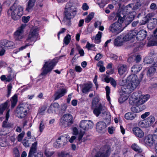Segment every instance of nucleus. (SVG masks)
Instances as JSON below:
<instances>
[{
    "label": "nucleus",
    "instance_id": "1",
    "mask_svg": "<svg viewBox=\"0 0 157 157\" xmlns=\"http://www.w3.org/2000/svg\"><path fill=\"white\" fill-rule=\"evenodd\" d=\"M76 8L72 5V3L67 2L65 7V11L62 22L66 25L70 26L71 24V20L76 15L77 12Z\"/></svg>",
    "mask_w": 157,
    "mask_h": 157
},
{
    "label": "nucleus",
    "instance_id": "2",
    "mask_svg": "<svg viewBox=\"0 0 157 157\" xmlns=\"http://www.w3.org/2000/svg\"><path fill=\"white\" fill-rule=\"evenodd\" d=\"M125 17V16H123L122 17L119 13L117 14L114 21L117 20V21L111 24L109 26L108 29L109 32L117 34L122 31L123 29L122 24L123 23Z\"/></svg>",
    "mask_w": 157,
    "mask_h": 157
},
{
    "label": "nucleus",
    "instance_id": "3",
    "mask_svg": "<svg viewBox=\"0 0 157 157\" xmlns=\"http://www.w3.org/2000/svg\"><path fill=\"white\" fill-rule=\"evenodd\" d=\"M127 83L126 84H122V88L127 90V91H132L139 85L140 81L138 79L136 75L132 74L127 78Z\"/></svg>",
    "mask_w": 157,
    "mask_h": 157
},
{
    "label": "nucleus",
    "instance_id": "4",
    "mask_svg": "<svg viewBox=\"0 0 157 157\" xmlns=\"http://www.w3.org/2000/svg\"><path fill=\"white\" fill-rule=\"evenodd\" d=\"M57 62L55 59L49 60L45 62L42 68V71L40 75L42 76H46L49 72H50L56 66Z\"/></svg>",
    "mask_w": 157,
    "mask_h": 157
},
{
    "label": "nucleus",
    "instance_id": "5",
    "mask_svg": "<svg viewBox=\"0 0 157 157\" xmlns=\"http://www.w3.org/2000/svg\"><path fill=\"white\" fill-rule=\"evenodd\" d=\"M93 125V123L92 121L89 120H82L80 124V127L82 128L79 133L78 140L79 141L81 140L83 136L85 133V131L89 128H91Z\"/></svg>",
    "mask_w": 157,
    "mask_h": 157
},
{
    "label": "nucleus",
    "instance_id": "6",
    "mask_svg": "<svg viewBox=\"0 0 157 157\" xmlns=\"http://www.w3.org/2000/svg\"><path fill=\"white\" fill-rule=\"evenodd\" d=\"M20 8L17 6L16 2L8 10L7 13L9 16L11 15L12 18L14 20H18L20 18Z\"/></svg>",
    "mask_w": 157,
    "mask_h": 157
},
{
    "label": "nucleus",
    "instance_id": "7",
    "mask_svg": "<svg viewBox=\"0 0 157 157\" xmlns=\"http://www.w3.org/2000/svg\"><path fill=\"white\" fill-rule=\"evenodd\" d=\"M110 152V147L108 145H105L101 147L99 151L96 154L95 157H108Z\"/></svg>",
    "mask_w": 157,
    "mask_h": 157
},
{
    "label": "nucleus",
    "instance_id": "8",
    "mask_svg": "<svg viewBox=\"0 0 157 157\" xmlns=\"http://www.w3.org/2000/svg\"><path fill=\"white\" fill-rule=\"evenodd\" d=\"M94 107L93 113L97 117H98L101 113L103 115L106 113L107 110L106 108L101 103L99 104L98 106H96Z\"/></svg>",
    "mask_w": 157,
    "mask_h": 157
},
{
    "label": "nucleus",
    "instance_id": "9",
    "mask_svg": "<svg viewBox=\"0 0 157 157\" xmlns=\"http://www.w3.org/2000/svg\"><path fill=\"white\" fill-rule=\"evenodd\" d=\"M38 28L31 30L29 35L28 40L30 42L36 41L38 38Z\"/></svg>",
    "mask_w": 157,
    "mask_h": 157
},
{
    "label": "nucleus",
    "instance_id": "10",
    "mask_svg": "<svg viewBox=\"0 0 157 157\" xmlns=\"http://www.w3.org/2000/svg\"><path fill=\"white\" fill-rule=\"evenodd\" d=\"M155 141L157 142V141L155 139L154 134L153 135H148L144 139V142L145 144L150 147L153 145Z\"/></svg>",
    "mask_w": 157,
    "mask_h": 157
},
{
    "label": "nucleus",
    "instance_id": "11",
    "mask_svg": "<svg viewBox=\"0 0 157 157\" xmlns=\"http://www.w3.org/2000/svg\"><path fill=\"white\" fill-rule=\"evenodd\" d=\"M66 89L63 88L60 89L55 92L53 95L54 100L59 99L67 93Z\"/></svg>",
    "mask_w": 157,
    "mask_h": 157
},
{
    "label": "nucleus",
    "instance_id": "12",
    "mask_svg": "<svg viewBox=\"0 0 157 157\" xmlns=\"http://www.w3.org/2000/svg\"><path fill=\"white\" fill-rule=\"evenodd\" d=\"M136 39L137 40L141 41L144 40L146 37L147 32L144 30H141L138 32L137 30Z\"/></svg>",
    "mask_w": 157,
    "mask_h": 157
},
{
    "label": "nucleus",
    "instance_id": "13",
    "mask_svg": "<svg viewBox=\"0 0 157 157\" xmlns=\"http://www.w3.org/2000/svg\"><path fill=\"white\" fill-rule=\"evenodd\" d=\"M59 105L57 102H54L51 104L49 107L48 112L49 113H55L56 111L59 110Z\"/></svg>",
    "mask_w": 157,
    "mask_h": 157
},
{
    "label": "nucleus",
    "instance_id": "14",
    "mask_svg": "<svg viewBox=\"0 0 157 157\" xmlns=\"http://www.w3.org/2000/svg\"><path fill=\"white\" fill-rule=\"evenodd\" d=\"M132 132L137 137L142 138L144 136V133L143 131L138 127L133 128Z\"/></svg>",
    "mask_w": 157,
    "mask_h": 157
},
{
    "label": "nucleus",
    "instance_id": "15",
    "mask_svg": "<svg viewBox=\"0 0 157 157\" xmlns=\"http://www.w3.org/2000/svg\"><path fill=\"white\" fill-rule=\"evenodd\" d=\"M117 68L118 73L121 76L124 75L127 72V66L125 64H120Z\"/></svg>",
    "mask_w": 157,
    "mask_h": 157
},
{
    "label": "nucleus",
    "instance_id": "16",
    "mask_svg": "<svg viewBox=\"0 0 157 157\" xmlns=\"http://www.w3.org/2000/svg\"><path fill=\"white\" fill-rule=\"evenodd\" d=\"M92 86L93 84L92 83H86L83 84L82 88V92L85 94L89 92L90 91Z\"/></svg>",
    "mask_w": 157,
    "mask_h": 157
},
{
    "label": "nucleus",
    "instance_id": "17",
    "mask_svg": "<svg viewBox=\"0 0 157 157\" xmlns=\"http://www.w3.org/2000/svg\"><path fill=\"white\" fill-rule=\"evenodd\" d=\"M2 43L4 48L9 49L13 48L15 47L14 43L12 41L6 40H2Z\"/></svg>",
    "mask_w": 157,
    "mask_h": 157
},
{
    "label": "nucleus",
    "instance_id": "18",
    "mask_svg": "<svg viewBox=\"0 0 157 157\" xmlns=\"http://www.w3.org/2000/svg\"><path fill=\"white\" fill-rule=\"evenodd\" d=\"M150 96L148 94L141 95L139 99L136 102L138 105H141L145 102L149 98Z\"/></svg>",
    "mask_w": 157,
    "mask_h": 157
},
{
    "label": "nucleus",
    "instance_id": "19",
    "mask_svg": "<svg viewBox=\"0 0 157 157\" xmlns=\"http://www.w3.org/2000/svg\"><path fill=\"white\" fill-rule=\"evenodd\" d=\"M153 65V66L148 67L147 68V75L148 77H151L152 76L156 71V69L155 68V67L154 66V63Z\"/></svg>",
    "mask_w": 157,
    "mask_h": 157
},
{
    "label": "nucleus",
    "instance_id": "20",
    "mask_svg": "<svg viewBox=\"0 0 157 157\" xmlns=\"http://www.w3.org/2000/svg\"><path fill=\"white\" fill-rule=\"evenodd\" d=\"M37 145V141L35 142L32 144L29 153L28 157H33V155L36 152Z\"/></svg>",
    "mask_w": 157,
    "mask_h": 157
},
{
    "label": "nucleus",
    "instance_id": "21",
    "mask_svg": "<svg viewBox=\"0 0 157 157\" xmlns=\"http://www.w3.org/2000/svg\"><path fill=\"white\" fill-rule=\"evenodd\" d=\"M106 127V124L105 123L102 121H100L98 122L96 124V129L99 132L103 130Z\"/></svg>",
    "mask_w": 157,
    "mask_h": 157
},
{
    "label": "nucleus",
    "instance_id": "22",
    "mask_svg": "<svg viewBox=\"0 0 157 157\" xmlns=\"http://www.w3.org/2000/svg\"><path fill=\"white\" fill-rule=\"evenodd\" d=\"M136 117V114L132 112H129L126 113L124 115L125 118L127 120H131L134 119Z\"/></svg>",
    "mask_w": 157,
    "mask_h": 157
},
{
    "label": "nucleus",
    "instance_id": "23",
    "mask_svg": "<svg viewBox=\"0 0 157 157\" xmlns=\"http://www.w3.org/2000/svg\"><path fill=\"white\" fill-rule=\"evenodd\" d=\"M144 120L148 127L151 125L155 121V117L153 116H150Z\"/></svg>",
    "mask_w": 157,
    "mask_h": 157
},
{
    "label": "nucleus",
    "instance_id": "24",
    "mask_svg": "<svg viewBox=\"0 0 157 157\" xmlns=\"http://www.w3.org/2000/svg\"><path fill=\"white\" fill-rule=\"evenodd\" d=\"M9 102L8 100L7 101L5 102L0 105V115L3 114L5 110L7 109L8 106V103Z\"/></svg>",
    "mask_w": 157,
    "mask_h": 157
},
{
    "label": "nucleus",
    "instance_id": "25",
    "mask_svg": "<svg viewBox=\"0 0 157 157\" xmlns=\"http://www.w3.org/2000/svg\"><path fill=\"white\" fill-rule=\"evenodd\" d=\"M123 41L120 36H117L114 40V44L117 47L121 46L123 44Z\"/></svg>",
    "mask_w": 157,
    "mask_h": 157
},
{
    "label": "nucleus",
    "instance_id": "26",
    "mask_svg": "<svg viewBox=\"0 0 157 157\" xmlns=\"http://www.w3.org/2000/svg\"><path fill=\"white\" fill-rule=\"evenodd\" d=\"M64 121H66L69 124L73 123L72 116L70 114H66L62 117Z\"/></svg>",
    "mask_w": 157,
    "mask_h": 157
},
{
    "label": "nucleus",
    "instance_id": "27",
    "mask_svg": "<svg viewBox=\"0 0 157 157\" xmlns=\"http://www.w3.org/2000/svg\"><path fill=\"white\" fill-rule=\"evenodd\" d=\"M8 74L6 77V82H9L12 79L14 76V73L10 67L8 68Z\"/></svg>",
    "mask_w": 157,
    "mask_h": 157
},
{
    "label": "nucleus",
    "instance_id": "28",
    "mask_svg": "<svg viewBox=\"0 0 157 157\" xmlns=\"http://www.w3.org/2000/svg\"><path fill=\"white\" fill-rule=\"evenodd\" d=\"M11 108H13L16 105L17 101V96L16 94H14L11 98Z\"/></svg>",
    "mask_w": 157,
    "mask_h": 157
},
{
    "label": "nucleus",
    "instance_id": "29",
    "mask_svg": "<svg viewBox=\"0 0 157 157\" xmlns=\"http://www.w3.org/2000/svg\"><path fill=\"white\" fill-rule=\"evenodd\" d=\"M142 67L140 65L136 64L133 65L131 68V71L134 74H136L141 69Z\"/></svg>",
    "mask_w": 157,
    "mask_h": 157
},
{
    "label": "nucleus",
    "instance_id": "30",
    "mask_svg": "<svg viewBox=\"0 0 157 157\" xmlns=\"http://www.w3.org/2000/svg\"><path fill=\"white\" fill-rule=\"evenodd\" d=\"M157 24V20L156 19L154 18L151 21L149 22L147 24V27L150 29L154 28Z\"/></svg>",
    "mask_w": 157,
    "mask_h": 157
},
{
    "label": "nucleus",
    "instance_id": "31",
    "mask_svg": "<svg viewBox=\"0 0 157 157\" xmlns=\"http://www.w3.org/2000/svg\"><path fill=\"white\" fill-rule=\"evenodd\" d=\"M13 38L16 42L20 41V27L17 28V30L14 33Z\"/></svg>",
    "mask_w": 157,
    "mask_h": 157
},
{
    "label": "nucleus",
    "instance_id": "32",
    "mask_svg": "<svg viewBox=\"0 0 157 157\" xmlns=\"http://www.w3.org/2000/svg\"><path fill=\"white\" fill-rule=\"evenodd\" d=\"M36 0H29L28 2V6L26 10L29 12L34 5Z\"/></svg>",
    "mask_w": 157,
    "mask_h": 157
},
{
    "label": "nucleus",
    "instance_id": "33",
    "mask_svg": "<svg viewBox=\"0 0 157 157\" xmlns=\"http://www.w3.org/2000/svg\"><path fill=\"white\" fill-rule=\"evenodd\" d=\"M30 108V105L27 103L24 102L22 104L20 103V109H22L23 110H27V111H28Z\"/></svg>",
    "mask_w": 157,
    "mask_h": 157
},
{
    "label": "nucleus",
    "instance_id": "34",
    "mask_svg": "<svg viewBox=\"0 0 157 157\" xmlns=\"http://www.w3.org/2000/svg\"><path fill=\"white\" fill-rule=\"evenodd\" d=\"M13 124L11 123L8 122L6 120L4 121L2 124V126L3 128H10L13 127Z\"/></svg>",
    "mask_w": 157,
    "mask_h": 157
},
{
    "label": "nucleus",
    "instance_id": "35",
    "mask_svg": "<svg viewBox=\"0 0 157 157\" xmlns=\"http://www.w3.org/2000/svg\"><path fill=\"white\" fill-rule=\"evenodd\" d=\"M131 147L132 149L138 152L141 153L143 151L142 149L136 144H132Z\"/></svg>",
    "mask_w": 157,
    "mask_h": 157
},
{
    "label": "nucleus",
    "instance_id": "36",
    "mask_svg": "<svg viewBox=\"0 0 157 157\" xmlns=\"http://www.w3.org/2000/svg\"><path fill=\"white\" fill-rule=\"evenodd\" d=\"M108 3L107 0H98L97 3L101 8H103L105 5Z\"/></svg>",
    "mask_w": 157,
    "mask_h": 157
},
{
    "label": "nucleus",
    "instance_id": "37",
    "mask_svg": "<svg viewBox=\"0 0 157 157\" xmlns=\"http://www.w3.org/2000/svg\"><path fill=\"white\" fill-rule=\"evenodd\" d=\"M102 33L101 32H98V34L96 35L95 37V43L97 44H99L101 41V39Z\"/></svg>",
    "mask_w": 157,
    "mask_h": 157
},
{
    "label": "nucleus",
    "instance_id": "38",
    "mask_svg": "<svg viewBox=\"0 0 157 157\" xmlns=\"http://www.w3.org/2000/svg\"><path fill=\"white\" fill-rule=\"evenodd\" d=\"M137 30L135 29L134 30L130 31L128 33V36L130 40L133 38L136 35Z\"/></svg>",
    "mask_w": 157,
    "mask_h": 157
},
{
    "label": "nucleus",
    "instance_id": "39",
    "mask_svg": "<svg viewBox=\"0 0 157 157\" xmlns=\"http://www.w3.org/2000/svg\"><path fill=\"white\" fill-rule=\"evenodd\" d=\"M128 98L126 94H124L121 95L119 98V101L120 103H122L126 100Z\"/></svg>",
    "mask_w": 157,
    "mask_h": 157
},
{
    "label": "nucleus",
    "instance_id": "40",
    "mask_svg": "<svg viewBox=\"0 0 157 157\" xmlns=\"http://www.w3.org/2000/svg\"><path fill=\"white\" fill-rule=\"evenodd\" d=\"M3 45L2 40H1L0 41V56H3L6 51Z\"/></svg>",
    "mask_w": 157,
    "mask_h": 157
},
{
    "label": "nucleus",
    "instance_id": "41",
    "mask_svg": "<svg viewBox=\"0 0 157 157\" xmlns=\"http://www.w3.org/2000/svg\"><path fill=\"white\" fill-rule=\"evenodd\" d=\"M100 101V99L98 97H96L94 98L92 101V107L93 108L96 106H97V105L98 104L99 101Z\"/></svg>",
    "mask_w": 157,
    "mask_h": 157
},
{
    "label": "nucleus",
    "instance_id": "42",
    "mask_svg": "<svg viewBox=\"0 0 157 157\" xmlns=\"http://www.w3.org/2000/svg\"><path fill=\"white\" fill-rule=\"evenodd\" d=\"M105 90L106 92V98L109 102L110 101V98L109 96V94L110 93V90L109 87L107 86L105 87Z\"/></svg>",
    "mask_w": 157,
    "mask_h": 157
},
{
    "label": "nucleus",
    "instance_id": "43",
    "mask_svg": "<svg viewBox=\"0 0 157 157\" xmlns=\"http://www.w3.org/2000/svg\"><path fill=\"white\" fill-rule=\"evenodd\" d=\"M71 36L69 34H67L63 39V42L66 45H68L71 40Z\"/></svg>",
    "mask_w": 157,
    "mask_h": 157
},
{
    "label": "nucleus",
    "instance_id": "44",
    "mask_svg": "<svg viewBox=\"0 0 157 157\" xmlns=\"http://www.w3.org/2000/svg\"><path fill=\"white\" fill-rule=\"evenodd\" d=\"M103 62L99 61L97 64V66L99 67V71L101 72H104L105 69V67L102 65Z\"/></svg>",
    "mask_w": 157,
    "mask_h": 157
},
{
    "label": "nucleus",
    "instance_id": "45",
    "mask_svg": "<svg viewBox=\"0 0 157 157\" xmlns=\"http://www.w3.org/2000/svg\"><path fill=\"white\" fill-rule=\"evenodd\" d=\"M94 15V13H91L89 14L85 18V22L86 23H88L90 22L93 18Z\"/></svg>",
    "mask_w": 157,
    "mask_h": 157
},
{
    "label": "nucleus",
    "instance_id": "46",
    "mask_svg": "<svg viewBox=\"0 0 157 157\" xmlns=\"http://www.w3.org/2000/svg\"><path fill=\"white\" fill-rule=\"evenodd\" d=\"M58 156L59 157H70L69 154L64 151L58 153Z\"/></svg>",
    "mask_w": 157,
    "mask_h": 157
},
{
    "label": "nucleus",
    "instance_id": "47",
    "mask_svg": "<svg viewBox=\"0 0 157 157\" xmlns=\"http://www.w3.org/2000/svg\"><path fill=\"white\" fill-rule=\"evenodd\" d=\"M153 61V58L150 57H146L144 60V63L146 64H151V63Z\"/></svg>",
    "mask_w": 157,
    "mask_h": 157
},
{
    "label": "nucleus",
    "instance_id": "48",
    "mask_svg": "<svg viewBox=\"0 0 157 157\" xmlns=\"http://www.w3.org/2000/svg\"><path fill=\"white\" fill-rule=\"evenodd\" d=\"M54 151H50L46 150L44 151V154L47 157H51L55 153Z\"/></svg>",
    "mask_w": 157,
    "mask_h": 157
},
{
    "label": "nucleus",
    "instance_id": "49",
    "mask_svg": "<svg viewBox=\"0 0 157 157\" xmlns=\"http://www.w3.org/2000/svg\"><path fill=\"white\" fill-rule=\"evenodd\" d=\"M60 124L64 127H66L68 126L70 124L66 121H64L62 117L60 120Z\"/></svg>",
    "mask_w": 157,
    "mask_h": 157
},
{
    "label": "nucleus",
    "instance_id": "50",
    "mask_svg": "<svg viewBox=\"0 0 157 157\" xmlns=\"http://www.w3.org/2000/svg\"><path fill=\"white\" fill-rule=\"evenodd\" d=\"M146 124V123L144 119L140 121L138 123L139 126L142 128L148 127L147 125Z\"/></svg>",
    "mask_w": 157,
    "mask_h": 157
},
{
    "label": "nucleus",
    "instance_id": "51",
    "mask_svg": "<svg viewBox=\"0 0 157 157\" xmlns=\"http://www.w3.org/2000/svg\"><path fill=\"white\" fill-rule=\"evenodd\" d=\"M131 110L132 113H138L140 111V110L138 106H133L131 107Z\"/></svg>",
    "mask_w": 157,
    "mask_h": 157
},
{
    "label": "nucleus",
    "instance_id": "52",
    "mask_svg": "<svg viewBox=\"0 0 157 157\" xmlns=\"http://www.w3.org/2000/svg\"><path fill=\"white\" fill-rule=\"evenodd\" d=\"M28 113L27 110H23L22 109H20V118H23L25 117Z\"/></svg>",
    "mask_w": 157,
    "mask_h": 157
},
{
    "label": "nucleus",
    "instance_id": "53",
    "mask_svg": "<svg viewBox=\"0 0 157 157\" xmlns=\"http://www.w3.org/2000/svg\"><path fill=\"white\" fill-rule=\"evenodd\" d=\"M44 128L45 124L43 120H42L40 122L39 127L40 131V132H42Z\"/></svg>",
    "mask_w": 157,
    "mask_h": 157
},
{
    "label": "nucleus",
    "instance_id": "54",
    "mask_svg": "<svg viewBox=\"0 0 157 157\" xmlns=\"http://www.w3.org/2000/svg\"><path fill=\"white\" fill-rule=\"evenodd\" d=\"M13 152L14 157H19V152L17 147L13 149Z\"/></svg>",
    "mask_w": 157,
    "mask_h": 157
},
{
    "label": "nucleus",
    "instance_id": "55",
    "mask_svg": "<svg viewBox=\"0 0 157 157\" xmlns=\"http://www.w3.org/2000/svg\"><path fill=\"white\" fill-rule=\"evenodd\" d=\"M7 96L8 97H9L11 93V90L12 88V85L11 84H8L7 86Z\"/></svg>",
    "mask_w": 157,
    "mask_h": 157
},
{
    "label": "nucleus",
    "instance_id": "56",
    "mask_svg": "<svg viewBox=\"0 0 157 157\" xmlns=\"http://www.w3.org/2000/svg\"><path fill=\"white\" fill-rule=\"evenodd\" d=\"M157 46V41H149L147 44V46L148 47Z\"/></svg>",
    "mask_w": 157,
    "mask_h": 157
},
{
    "label": "nucleus",
    "instance_id": "57",
    "mask_svg": "<svg viewBox=\"0 0 157 157\" xmlns=\"http://www.w3.org/2000/svg\"><path fill=\"white\" fill-rule=\"evenodd\" d=\"M120 36L122 39L123 41H128L130 40L127 34L125 35H121Z\"/></svg>",
    "mask_w": 157,
    "mask_h": 157
},
{
    "label": "nucleus",
    "instance_id": "58",
    "mask_svg": "<svg viewBox=\"0 0 157 157\" xmlns=\"http://www.w3.org/2000/svg\"><path fill=\"white\" fill-rule=\"evenodd\" d=\"M30 18V17L29 16H23L22 17V20L23 22L26 23L29 21Z\"/></svg>",
    "mask_w": 157,
    "mask_h": 157
},
{
    "label": "nucleus",
    "instance_id": "59",
    "mask_svg": "<svg viewBox=\"0 0 157 157\" xmlns=\"http://www.w3.org/2000/svg\"><path fill=\"white\" fill-rule=\"evenodd\" d=\"M150 9L154 11L157 10V6L156 4L154 3H151L150 6Z\"/></svg>",
    "mask_w": 157,
    "mask_h": 157
},
{
    "label": "nucleus",
    "instance_id": "60",
    "mask_svg": "<svg viewBox=\"0 0 157 157\" xmlns=\"http://www.w3.org/2000/svg\"><path fill=\"white\" fill-rule=\"evenodd\" d=\"M111 79L110 83L111 85L114 87L115 88L117 85V83L116 81L113 78Z\"/></svg>",
    "mask_w": 157,
    "mask_h": 157
},
{
    "label": "nucleus",
    "instance_id": "61",
    "mask_svg": "<svg viewBox=\"0 0 157 157\" xmlns=\"http://www.w3.org/2000/svg\"><path fill=\"white\" fill-rule=\"evenodd\" d=\"M86 47L87 48L88 50H91V48H94V45L93 44H90L88 42L87 43L86 45Z\"/></svg>",
    "mask_w": 157,
    "mask_h": 157
},
{
    "label": "nucleus",
    "instance_id": "62",
    "mask_svg": "<svg viewBox=\"0 0 157 157\" xmlns=\"http://www.w3.org/2000/svg\"><path fill=\"white\" fill-rule=\"evenodd\" d=\"M20 113V104L18 105L15 111V114L18 117H20V116H19V113Z\"/></svg>",
    "mask_w": 157,
    "mask_h": 157
},
{
    "label": "nucleus",
    "instance_id": "63",
    "mask_svg": "<svg viewBox=\"0 0 157 157\" xmlns=\"http://www.w3.org/2000/svg\"><path fill=\"white\" fill-rule=\"evenodd\" d=\"M22 143L24 146L25 147H28L29 146V141L26 140H23Z\"/></svg>",
    "mask_w": 157,
    "mask_h": 157
},
{
    "label": "nucleus",
    "instance_id": "64",
    "mask_svg": "<svg viewBox=\"0 0 157 157\" xmlns=\"http://www.w3.org/2000/svg\"><path fill=\"white\" fill-rule=\"evenodd\" d=\"M137 96L138 94L137 93H133L132 94L131 96L132 99L137 100L138 99V97H137Z\"/></svg>",
    "mask_w": 157,
    "mask_h": 157
}]
</instances>
